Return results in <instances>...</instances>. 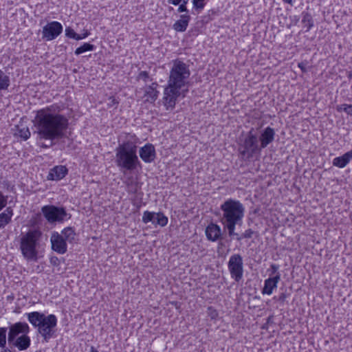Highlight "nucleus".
I'll return each instance as SVG.
<instances>
[{
	"label": "nucleus",
	"mask_w": 352,
	"mask_h": 352,
	"mask_svg": "<svg viewBox=\"0 0 352 352\" xmlns=\"http://www.w3.org/2000/svg\"><path fill=\"white\" fill-rule=\"evenodd\" d=\"M352 160V153L349 151L345 153L340 157H335L333 160V164L338 168L345 167Z\"/></svg>",
	"instance_id": "23"
},
{
	"label": "nucleus",
	"mask_w": 352,
	"mask_h": 352,
	"mask_svg": "<svg viewBox=\"0 0 352 352\" xmlns=\"http://www.w3.org/2000/svg\"><path fill=\"white\" fill-rule=\"evenodd\" d=\"M190 20V16L188 14L180 15V19L175 21L173 28L176 32H185Z\"/></svg>",
	"instance_id": "20"
},
{
	"label": "nucleus",
	"mask_w": 352,
	"mask_h": 352,
	"mask_svg": "<svg viewBox=\"0 0 352 352\" xmlns=\"http://www.w3.org/2000/svg\"><path fill=\"white\" fill-rule=\"evenodd\" d=\"M138 79H141V80H143L144 82H146L147 80L149 78V74H148V72H146V71H142L141 72H140V74H138Z\"/></svg>",
	"instance_id": "39"
},
{
	"label": "nucleus",
	"mask_w": 352,
	"mask_h": 352,
	"mask_svg": "<svg viewBox=\"0 0 352 352\" xmlns=\"http://www.w3.org/2000/svg\"><path fill=\"white\" fill-rule=\"evenodd\" d=\"M217 316V312L214 310H213V312L211 314V318H214L215 316Z\"/></svg>",
	"instance_id": "48"
},
{
	"label": "nucleus",
	"mask_w": 352,
	"mask_h": 352,
	"mask_svg": "<svg viewBox=\"0 0 352 352\" xmlns=\"http://www.w3.org/2000/svg\"><path fill=\"white\" fill-rule=\"evenodd\" d=\"M182 1V0H168V2L169 3L173 4L174 6L179 5Z\"/></svg>",
	"instance_id": "46"
},
{
	"label": "nucleus",
	"mask_w": 352,
	"mask_h": 352,
	"mask_svg": "<svg viewBox=\"0 0 352 352\" xmlns=\"http://www.w3.org/2000/svg\"><path fill=\"white\" fill-rule=\"evenodd\" d=\"M68 173V170L65 166H56L52 168L47 177L48 180L59 181L64 178Z\"/></svg>",
	"instance_id": "18"
},
{
	"label": "nucleus",
	"mask_w": 352,
	"mask_h": 352,
	"mask_svg": "<svg viewBox=\"0 0 352 352\" xmlns=\"http://www.w3.org/2000/svg\"><path fill=\"white\" fill-rule=\"evenodd\" d=\"M65 36L68 38H74L77 41L78 34L70 27H67L65 29Z\"/></svg>",
	"instance_id": "35"
},
{
	"label": "nucleus",
	"mask_w": 352,
	"mask_h": 352,
	"mask_svg": "<svg viewBox=\"0 0 352 352\" xmlns=\"http://www.w3.org/2000/svg\"><path fill=\"white\" fill-rule=\"evenodd\" d=\"M8 342L14 341L21 335L29 333L30 327L26 322H17L11 324L8 328Z\"/></svg>",
	"instance_id": "11"
},
{
	"label": "nucleus",
	"mask_w": 352,
	"mask_h": 352,
	"mask_svg": "<svg viewBox=\"0 0 352 352\" xmlns=\"http://www.w3.org/2000/svg\"><path fill=\"white\" fill-rule=\"evenodd\" d=\"M280 280V274H278L265 279L264 281V287L261 290L262 294L271 295L273 293L274 289L277 288V285Z\"/></svg>",
	"instance_id": "17"
},
{
	"label": "nucleus",
	"mask_w": 352,
	"mask_h": 352,
	"mask_svg": "<svg viewBox=\"0 0 352 352\" xmlns=\"http://www.w3.org/2000/svg\"><path fill=\"white\" fill-rule=\"evenodd\" d=\"M96 48L95 45L89 43H85L83 45L76 48L75 50L76 55H80L88 51H93Z\"/></svg>",
	"instance_id": "28"
},
{
	"label": "nucleus",
	"mask_w": 352,
	"mask_h": 352,
	"mask_svg": "<svg viewBox=\"0 0 352 352\" xmlns=\"http://www.w3.org/2000/svg\"><path fill=\"white\" fill-rule=\"evenodd\" d=\"M191 72L188 64L177 58L172 61L167 85L164 87L163 104L166 110H173L180 96L184 97L188 91Z\"/></svg>",
	"instance_id": "2"
},
{
	"label": "nucleus",
	"mask_w": 352,
	"mask_h": 352,
	"mask_svg": "<svg viewBox=\"0 0 352 352\" xmlns=\"http://www.w3.org/2000/svg\"><path fill=\"white\" fill-rule=\"evenodd\" d=\"M254 234V231L252 229L249 228L246 230L243 233H242L243 239H250L252 237Z\"/></svg>",
	"instance_id": "41"
},
{
	"label": "nucleus",
	"mask_w": 352,
	"mask_h": 352,
	"mask_svg": "<svg viewBox=\"0 0 352 352\" xmlns=\"http://www.w3.org/2000/svg\"><path fill=\"white\" fill-rule=\"evenodd\" d=\"M261 151L257 133L252 128L239 144V153L243 159L249 160L255 155H260Z\"/></svg>",
	"instance_id": "7"
},
{
	"label": "nucleus",
	"mask_w": 352,
	"mask_h": 352,
	"mask_svg": "<svg viewBox=\"0 0 352 352\" xmlns=\"http://www.w3.org/2000/svg\"><path fill=\"white\" fill-rule=\"evenodd\" d=\"M302 23L303 27L306 28V32L309 31L314 25V21L311 14L307 12H302Z\"/></svg>",
	"instance_id": "25"
},
{
	"label": "nucleus",
	"mask_w": 352,
	"mask_h": 352,
	"mask_svg": "<svg viewBox=\"0 0 352 352\" xmlns=\"http://www.w3.org/2000/svg\"><path fill=\"white\" fill-rule=\"evenodd\" d=\"M155 217V212H149V211L146 210V211H144L143 213L142 221L144 223H148V222L153 223Z\"/></svg>",
	"instance_id": "29"
},
{
	"label": "nucleus",
	"mask_w": 352,
	"mask_h": 352,
	"mask_svg": "<svg viewBox=\"0 0 352 352\" xmlns=\"http://www.w3.org/2000/svg\"><path fill=\"white\" fill-rule=\"evenodd\" d=\"M3 350L1 351V352H12L10 349H9L8 348H3Z\"/></svg>",
	"instance_id": "49"
},
{
	"label": "nucleus",
	"mask_w": 352,
	"mask_h": 352,
	"mask_svg": "<svg viewBox=\"0 0 352 352\" xmlns=\"http://www.w3.org/2000/svg\"><path fill=\"white\" fill-rule=\"evenodd\" d=\"M275 135V130L270 126H267L262 130L258 137V143L261 148L263 149L271 144L274 140Z\"/></svg>",
	"instance_id": "14"
},
{
	"label": "nucleus",
	"mask_w": 352,
	"mask_h": 352,
	"mask_svg": "<svg viewBox=\"0 0 352 352\" xmlns=\"http://www.w3.org/2000/svg\"><path fill=\"white\" fill-rule=\"evenodd\" d=\"M235 229L236 227H234L232 230H226L225 232H228V236L231 239H235L236 241H240L243 239V235L242 234L240 235L238 233L235 232Z\"/></svg>",
	"instance_id": "31"
},
{
	"label": "nucleus",
	"mask_w": 352,
	"mask_h": 352,
	"mask_svg": "<svg viewBox=\"0 0 352 352\" xmlns=\"http://www.w3.org/2000/svg\"><path fill=\"white\" fill-rule=\"evenodd\" d=\"M50 263L52 265L56 267L58 266L60 263V259L56 256H52L50 258Z\"/></svg>",
	"instance_id": "40"
},
{
	"label": "nucleus",
	"mask_w": 352,
	"mask_h": 352,
	"mask_svg": "<svg viewBox=\"0 0 352 352\" xmlns=\"http://www.w3.org/2000/svg\"><path fill=\"white\" fill-rule=\"evenodd\" d=\"M222 214L220 222L223 230H232L236 226H241L245 215V207L239 200L228 199L220 206Z\"/></svg>",
	"instance_id": "5"
},
{
	"label": "nucleus",
	"mask_w": 352,
	"mask_h": 352,
	"mask_svg": "<svg viewBox=\"0 0 352 352\" xmlns=\"http://www.w3.org/2000/svg\"><path fill=\"white\" fill-rule=\"evenodd\" d=\"M8 197L3 195V193L0 191V211L6 207L8 204Z\"/></svg>",
	"instance_id": "34"
},
{
	"label": "nucleus",
	"mask_w": 352,
	"mask_h": 352,
	"mask_svg": "<svg viewBox=\"0 0 352 352\" xmlns=\"http://www.w3.org/2000/svg\"><path fill=\"white\" fill-rule=\"evenodd\" d=\"M139 155L141 160L147 164L154 162L156 158V151L155 146L147 143L139 149Z\"/></svg>",
	"instance_id": "13"
},
{
	"label": "nucleus",
	"mask_w": 352,
	"mask_h": 352,
	"mask_svg": "<svg viewBox=\"0 0 352 352\" xmlns=\"http://www.w3.org/2000/svg\"><path fill=\"white\" fill-rule=\"evenodd\" d=\"M270 268L272 270V273L270 274V276H272V275L276 276L278 274H280V273L278 272V269H279L278 265L273 263L270 265Z\"/></svg>",
	"instance_id": "42"
},
{
	"label": "nucleus",
	"mask_w": 352,
	"mask_h": 352,
	"mask_svg": "<svg viewBox=\"0 0 352 352\" xmlns=\"http://www.w3.org/2000/svg\"><path fill=\"white\" fill-rule=\"evenodd\" d=\"M158 84L157 82H153L151 85L146 87L144 97L146 100L149 102H155L159 94V91L157 90Z\"/></svg>",
	"instance_id": "21"
},
{
	"label": "nucleus",
	"mask_w": 352,
	"mask_h": 352,
	"mask_svg": "<svg viewBox=\"0 0 352 352\" xmlns=\"http://www.w3.org/2000/svg\"><path fill=\"white\" fill-rule=\"evenodd\" d=\"M63 28L60 23L52 21L43 28V39L50 41L57 38L63 32Z\"/></svg>",
	"instance_id": "10"
},
{
	"label": "nucleus",
	"mask_w": 352,
	"mask_h": 352,
	"mask_svg": "<svg viewBox=\"0 0 352 352\" xmlns=\"http://www.w3.org/2000/svg\"><path fill=\"white\" fill-rule=\"evenodd\" d=\"M11 348H16L19 351L27 350L31 344V339L28 333L21 335L14 341L8 343Z\"/></svg>",
	"instance_id": "16"
},
{
	"label": "nucleus",
	"mask_w": 352,
	"mask_h": 352,
	"mask_svg": "<svg viewBox=\"0 0 352 352\" xmlns=\"http://www.w3.org/2000/svg\"><path fill=\"white\" fill-rule=\"evenodd\" d=\"M13 214V209L10 206L7 207L3 212L0 213V229H3L11 222Z\"/></svg>",
	"instance_id": "22"
},
{
	"label": "nucleus",
	"mask_w": 352,
	"mask_h": 352,
	"mask_svg": "<svg viewBox=\"0 0 352 352\" xmlns=\"http://www.w3.org/2000/svg\"><path fill=\"white\" fill-rule=\"evenodd\" d=\"M168 223V217H166L162 212L155 213V217L153 221L155 226H160L164 227Z\"/></svg>",
	"instance_id": "27"
},
{
	"label": "nucleus",
	"mask_w": 352,
	"mask_h": 352,
	"mask_svg": "<svg viewBox=\"0 0 352 352\" xmlns=\"http://www.w3.org/2000/svg\"><path fill=\"white\" fill-rule=\"evenodd\" d=\"M52 145V144L51 143L50 145H43V147L48 148V147H50Z\"/></svg>",
	"instance_id": "52"
},
{
	"label": "nucleus",
	"mask_w": 352,
	"mask_h": 352,
	"mask_svg": "<svg viewBox=\"0 0 352 352\" xmlns=\"http://www.w3.org/2000/svg\"><path fill=\"white\" fill-rule=\"evenodd\" d=\"M205 234L208 241L214 242L222 238L220 226L214 223H210L206 228Z\"/></svg>",
	"instance_id": "15"
},
{
	"label": "nucleus",
	"mask_w": 352,
	"mask_h": 352,
	"mask_svg": "<svg viewBox=\"0 0 352 352\" xmlns=\"http://www.w3.org/2000/svg\"><path fill=\"white\" fill-rule=\"evenodd\" d=\"M41 212L49 223H62L71 219L72 215L67 213L64 207L54 205H46L42 207Z\"/></svg>",
	"instance_id": "8"
},
{
	"label": "nucleus",
	"mask_w": 352,
	"mask_h": 352,
	"mask_svg": "<svg viewBox=\"0 0 352 352\" xmlns=\"http://www.w3.org/2000/svg\"><path fill=\"white\" fill-rule=\"evenodd\" d=\"M63 104L55 103L37 111L34 126L40 140H55L65 137L69 127V119L60 112Z\"/></svg>",
	"instance_id": "1"
},
{
	"label": "nucleus",
	"mask_w": 352,
	"mask_h": 352,
	"mask_svg": "<svg viewBox=\"0 0 352 352\" xmlns=\"http://www.w3.org/2000/svg\"><path fill=\"white\" fill-rule=\"evenodd\" d=\"M298 67L300 68L302 72H307L306 63H305L303 62L299 63H298Z\"/></svg>",
	"instance_id": "45"
},
{
	"label": "nucleus",
	"mask_w": 352,
	"mask_h": 352,
	"mask_svg": "<svg viewBox=\"0 0 352 352\" xmlns=\"http://www.w3.org/2000/svg\"><path fill=\"white\" fill-rule=\"evenodd\" d=\"M90 351L91 352H98L93 346H91Z\"/></svg>",
	"instance_id": "50"
},
{
	"label": "nucleus",
	"mask_w": 352,
	"mask_h": 352,
	"mask_svg": "<svg viewBox=\"0 0 352 352\" xmlns=\"http://www.w3.org/2000/svg\"><path fill=\"white\" fill-rule=\"evenodd\" d=\"M6 327H0V347L5 348L6 345Z\"/></svg>",
	"instance_id": "30"
},
{
	"label": "nucleus",
	"mask_w": 352,
	"mask_h": 352,
	"mask_svg": "<svg viewBox=\"0 0 352 352\" xmlns=\"http://www.w3.org/2000/svg\"><path fill=\"white\" fill-rule=\"evenodd\" d=\"M288 296V294H286L285 292H282L281 294H280V295L276 297V296H274V299H276L277 300L281 302H284L286 300V298H287Z\"/></svg>",
	"instance_id": "43"
},
{
	"label": "nucleus",
	"mask_w": 352,
	"mask_h": 352,
	"mask_svg": "<svg viewBox=\"0 0 352 352\" xmlns=\"http://www.w3.org/2000/svg\"><path fill=\"white\" fill-rule=\"evenodd\" d=\"M338 110L344 111L348 115L352 116V104H342L339 107Z\"/></svg>",
	"instance_id": "37"
},
{
	"label": "nucleus",
	"mask_w": 352,
	"mask_h": 352,
	"mask_svg": "<svg viewBox=\"0 0 352 352\" xmlns=\"http://www.w3.org/2000/svg\"><path fill=\"white\" fill-rule=\"evenodd\" d=\"M228 267L231 277L236 282L240 281L243 274V258L239 254H232L228 261Z\"/></svg>",
	"instance_id": "9"
},
{
	"label": "nucleus",
	"mask_w": 352,
	"mask_h": 352,
	"mask_svg": "<svg viewBox=\"0 0 352 352\" xmlns=\"http://www.w3.org/2000/svg\"><path fill=\"white\" fill-rule=\"evenodd\" d=\"M19 135L23 140H27L30 137V131L28 127H23L19 129Z\"/></svg>",
	"instance_id": "32"
},
{
	"label": "nucleus",
	"mask_w": 352,
	"mask_h": 352,
	"mask_svg": "<svg viewBox=\"0 0 352 352\" xmlns=\"http://www.w3.org/2000/svg\"><path fill=\"white\" fill-rule=\"evenodd\" d=\"M205 0H192L193 7L196 10H201L205 6Z\"/></svg>",
	"instance_id": "36"
},
{
	"label": "nucleus",
	"mask_w": 352,
	"mask_h": 352,
	"mask_svg": "<svg viewBox=\"0 0 352 352\" xmlns=\"http://www.w3.org/2000/svg\"><path fill=\"white\" fill-rule=\"evenodd\" d=\"M25 315L29 322L37 329V333L42 337L43 342H49L51 339L56 337L58 320L54 314L45 315L41 312L32 311Z\"/></svg>",
	"instance_id": "4"
},
{
	"label": "nucleus",
	"mask_w": 352,
	"mask_h": 352,
	"mask_svg": "<svg viewBox=\"0 0 352 352\" xmlns=\"http://www.w3.org/2000/svg\"><path fill=\"white\" fill-rule=\"evenodd\" d=\"M60 234L63 235L64 240L69 243H73L76 240V233L74 228L72 227L64 228Z\"/></svg>",
	"instance_id": "24"
},
{
	"label": "nucleus",
	"mask_w": 352,
	"mask_h": 352,
	"mask_svg": "<svg viewBox=\"0 0 352 352\" xmlns=\"http://www.w3.org/2000/svg\"><path fill=\"white\" fill-rule=\"evenodd\" d=\"M285 3H288L291 6L294 4V0H283Z\"/></svg>",
	"instance_id": "47"
},
{
	"label": "nucleus",
	"mask_w": 352,
	"mask_h": 352,
	"mask_svg": "<svg viewBox=\"0 0 352 352\" xmlns=\"http://www.w3.org/2000/svg\"><path fill=\"white\" fill-rule=\"evenodd\" d=\"M131 174L128 173L126 175H124L125 178L123 182L126 185V191L129 194H136L139 188L138 182Z\"/></svg>",
	"instance_id": "19"
},
{
	"label": "nucleus",
	"mask_w": 352,
	"mask_h": 352,
	"mask_svg": "<svg viewBox=\"0 0 352 352\" xmlns=\"http://www.w3.org/2000/svg\"><path fill=\"white\" fill-rule=\"evenodd\" d=\"M52 250L59 254H63L67 251V244L63 236L57 232H54L50 237Z\"/></svg>",
	"instance_id": "12"
},
{
	"label": "nucleus",
	"mask_w": 352,
	"mask_h": 352,
	"mask_svg": "<svg viewBox=\"0 0 352 352\" xmlns=\"http://www.w3.org/2000/svg\"><path fill=\"white\" fill-rule=\"evenodd\" d=\"M41 232L37 230H30L22 234L19 239V250L28 261H37Z\"/></svg>",
	"instance_id": "6"
},
{
	"label": "nucleus",
	"mask_w": 352,
	"mask_h": 352,
	"mask_svg": "<svg viewBox=\"0 0 352 352\" xmlns=\"http://www.w3.org/2000/svg\"><path fill=\"white\" fill-rule=\"evenodd\" d=\"M188 3V0H182V1L179 4V8L177 9L178 12H188V10L186 7V4Z\"/></svg>",
	"instance_id": "38"
},
{
	"label": "nucleus",
	"mask_w": 352,
	"mask_h": 352,
	"mask_svg": "<svg viewBox=\"0 0 352 352\" xmlns=\"http://www.w3.org/2000/svg\"><path fill=\"white\" fill-rule=\"evenodd\" d=\"M83 32H84L81 34H78L77 41L85 38L90 34V32L87 30H84Z\"/></svg>",
	"instance_id": "44"
},
{
	"label": "nucleus",
	"mask_w": 352,
	"mask_h": 352,
	"mask_svg": "<svg viewBox=\"0 0 352 352\" xmlns=\"http://www.w3.org/2000/svg\"><path fill=\"white\" fill-rule=\"evenodd\" d=\"M10 85V78L0 69V91L7 90Z\"/></svg>",
	"instance_id": "26"
},
{
	"label": "nucleus",
	"mask_w": 352,
	"mask_h": 352,
	"mask_svg": "<svg viewBox=\"0 0 352 352\" xmlns=\"http://www.w3.org/2000/svg\"><path fill=\"white\" fill-rule=\"evenodd\" d=\"M139 138L135 134H128L126 140L116 147L115 163L120 171L126 175L142 168L137 155Z\"/></svg>",
	"instance_id": "3"
},
{
	"label": "nucleus",
	"mask_w": 352,
	"mask_h": 352,
	"mask_svg": "<svg viewBox=\"0 0 352 352\" xmlns=\"http://www.w3.org/2000/svg\"><path fill=\"white\" fill-rule=\"evenodd\" d=\"M119 100L113 96L109 97L107 99V106L108 108L113 107L116 109L119 104Z\"/></svg>",
	"instance_id": "33"
},
{
	"label": "nucleus",
	"mask_w": 352,
	"mask_h": 352,
	"mask_svg": "<svg viewBox=\"0 0 352 352\" xmlns=\"http://www.w3.org/2000/svg\"><path fill=\"white\" fill-rule=\"evenodd\" d=\"M3 184H4L5 186H7L8 187L9 186V184H8V181H4V182H3Z\"/></svg>",
	"instance_id": "51"
}]
</instances>
